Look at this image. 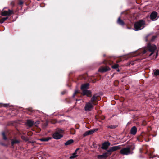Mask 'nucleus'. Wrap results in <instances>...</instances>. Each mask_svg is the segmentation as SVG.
I'll return each mask as SVG.
<instances>
[{"mask_svg":"<svg viewBox=\"0 0 159 159\" xmlns=\"http://www.w3.org/2000/svg\"><path fill=\"white\" fill-rule=\"evenodd\" d=\"M145 23L143 20H141L136 22L134 25V30L135 31L139 30L145 27Z\"/></svg>","mask_w":159,"mask_h":159,"instance_id":"nucleus-1","label":"nucleus"},{"mask_svg":"<svg viewBox=\"0 0 159 159\" xmlns=\"http://www.w3.org/2000/svg\"><path fill=\"white\" fill-rule=\"evenodd\" d=\"M63 132V130L60 129H58L57 131L53 134V138L55 139H60L63 137V135L62 134Z\"/></svg>","mask_w":159,"mask_h":159,"instance_id":"nucleus-2","label":"nucleus"},{"mask_svg":"<svg viewBox=\"0 0 159 159\" xmlns=\"http://www.w3.org/2000/svg\"><path fill=\"white\" fill-rule=\"evenodd\" d=\"M94 105L91 103V102H86L84 107L85 110L87 111H91L93 108Z\"/></svg>","mask_w":159,"mask_h":159,"instance_id":"nucleus-3","label":"nucleus"},{"mask_svg":"<svg viewBox=\"0 0 159 159\" xmlns=\"http://www.w3.org/2000/svg\"><path fill=\"white\" fill-rule=\"evenodd\" d=\"M130 148L129 147H127L122 149L120 151V153L123 155H129L132 154L133 152H131L130 151Z\"/></svg>","mask_w":159,"mask_h":159,"instance_id":"nucleus-4","label":"nucleus"},{"mask_svg":"<svg viewBox=\"0 0 159 159\" xmlns=\"http://www.w3.org/2000/svg\"><path fill=\"white\" fill-rule=\"evenodd\" d=\"M147 48L149 51L151 52V53L149 55V56H151L153 53L156 48V46L154 44L151 45L149 44L147 46Z\"/></svg>","mask_w":159,"mask_h":159,"instance_id":"nucleus-5","label":"nucleus"},{"mask_svg":"<svg viewBox=\"0 0 159 159\" xmlns=\"http://www.w3.org/2000/svg\"><path fill=\"white\" fill-rule=\"evenodd\" d=\"M120 148V147L119 146H115L111 147L110 148V149L107 151V152H108L109 154L111 155L112 152L115 151L118 149Z\"/></svg>","mask_w":159,"mask_h":159,"instance_id":"nucleus-6","label":"nucleus"},{"mask_svg":"<svg viewBox=\"0 0 159 159\" xmlns=\"http://www.w3.org/2000/svg\"><path fill=\"white\" fill-rule=\"evenodd\" d=\"M158 18L157 13L155 11H153L150 15V18L152 21L156 20Z\"/></svg>","mask_w":159,"mask_h":159,"instance_id":"nucleus-7","label":"nucleus"},{"mask_svg":"<svg viewBox=\"0 0 159 159\" xmlns=\"http://www.w3.org/2000/svg\"><path fill=\"white\" fill-rule=\"evenodd\" d=\"M13 13V11L8 10V11H4L1 13V15L2 16H10Z\"/></svg>","mask_w":159,"mask_h":159,"instance_id":"nucleus-8","label":"nucleus"},{"mask_svg":"<svg viewBox=\"0 0 159 159\" xmlns=\"http://www.w3.org/2000/svg\"><path fill=\"white\" fill-rule=\"evenodd\" d=\"M97 129H91L86 131L83 134V136L84 137L90 135L96 132Z\"/></svg>","mask_w":159,"mask_h":159,"instance_id":"nucleus-9","label":"nucleus"},{"mask_svg":"<svg viewBox=\"0 0 159 159\" xmlns=\"http://www.w3.org/2000/svg\"><path fill=\"white\" fill-rule=\"evenodd\" d=\"M110 70V69L109 67L106 66L105 67H101L99 69L98 71L101 72H105Z\"/></svg>","mask_w":159,"mask_h":159,"instance_id":"nucleus-10","label":"nucleus"},{"mask_svg":"<svg viewBox=\"0 0 159 159\" xmlns=\"http://www.w3.org/2000/svg\"><path fill=\"white\" fill-rule=\"evenodd\" d=\"M110 145V143L109 142H105L103 143L101 148L103 149H107Z\"/></svg>","mask_w":159,"mask_h":159,"instance_id":"nucleus-11","label":"nucleus"},{"mask_svg":"<svg viewBox=\"0 0 159 159\" xmlns=\"http://www.w3.org/2000/svg\"><path fill=\"white\" fill-rule=\"evenodd\" d=\"M82 93L83 95H86L88 97H91V92L90 90H87L83 91Z\"/></svg>","mask_w":159,"mask_h":159,"instance_id":"nucleus-12","label":"nucleus"},{"mask_svg":"<svg viewBox=\"0 0 159 159\" xmlns=\"http://www.w3.org/2000/svg\"><path fill=\"white\" fill-rule=\"evenodd\" d=\"M97 97L95 95H94L91 98V99L89 102H91V103L93 104V105H96V104L95 102L97 100Z\"/></svg>","mask_w":159,"mask_h":159,"instance_id":"nucleus-13","label":"nucleus"},{"mask_svg":"<svg viewBox=\"0 0 159 159\" xmlns=\"http://www.w3.org/2000/svg\"><path fill=\"white\" fill-rule=\"evenodd\" d=\"M89 86V83L84 84L81 86V89L82 90V91L87 90L88 89Z\"/></svg>","mask_w":159,"mask_h":159,"instance_id":"nucleus-14","label":"nucleus"},{"mask_svg":"<svg viewBox=\"0 0 159 159\" xmlns=\"http://www.w3.org/2000/svg\"><path fill=\"white\" fill-rule=\"evenodd\" d=\"M137 129L135 126L132 127L131 129V134L133 135H135L137 132Z\"/></svg>","mask_w":159,"mask_h":159,"instance_id":"nucleus-15","label":"nucleus"},{"mask_svg":"<svg viewBox=\"0 0 159 159\" xmlns=\"http://www.w3.org/2000/svg\"><path fill=\"white\" fill-rule=\"evenodd\" d=\"M109 153L108 152H107L105 153H103V154L100 155H99L98 156L99 158H106L108 156L110 155H109Z\"/></svg>","mask_w":159,"mask_h":159,"instance_id":"nucleus-16","label":"nucleus"},{"mask_svg":"<svg viewBox=\"0 0 159 159\" xmlns=\"http://www.w3.org/2000/svg\"><path fill=\"white\" fill-rule=\"evenodd\" d=\"M26 124L29 127H31L33 125L34 122L31 120H28L27 121Z\"/></svg>","mask_w":159,"mask_h":159,"instance_id":"nucleus-17","label":"nucleus"},{"mask_svg":"<svg viewBox=\"0 0 159 159\" xmlns=\"http://www.w3.org/2000/svg\"><path fill=\"white\" fill-rule=\"evenodd\" d=\"M78 149H77L76 150L75 152H74L73 153L72 155L70 157V159H73V158H74L77 157V155H76L77 151Z\"/></svg>","mask_w":159,"mask_h":159,"instance_id":"nucleus-18","label":"nucleus"},{"mask_svg":"<svg viewBox=\"0 0 159 159\" xmlns=\"http://www.w3.org/2000/svg\"><path fill=\"white\" fill-rule=\"evenodd\" d=\"M117 22L119 25H124V22L123 21L120 19V17H119L117 21Z\"/></svg>","mask_w":159,"mask_h":159,"instance_id":"nucleus-19","label":"nucleus"},{"mask_svg":"<svg viewBox=\"0 0 159 159\" xmlns=\"http://www.w3.org/2000/svg\"><path fill=\"white\" fill-rule=\"evenodd\" d=\"M73 142V140H69L67 141L65 143V145H67L69 144H71Z\"/></svg>","mask_w":159,"mask_h":159,"instance_id":"nucleus-20","label":"nucleus"},{"mask_svg":"<svg viewBox=\"0 0 159 159\" xmlns=\"http://www.w3.org/2000/svg\"><path fill=\"white\" fill-rule=\"evenodd\" d=\"M153 72L155 75L158 76L159 75V70L157 69L154 70Z\"/></svg>","mask_w":159,"mask_h":159,"instance_id":"nucleus-21","label":"nucleus"},{"mask_svg":"<svg viewBox=\"0 0 159 159\" xmlns=\"http://www.w3.org/2000/svg\"><path fill=\"white\" fill-rule=\"evenodd\" d=\"M8 18V17H4V18H2L0 20V23L1 24L3 23L4 22V21L5 20H7Z\"/></svg>","mask_w":159,"mask_h":159,"instance_id":"nucleus-22","label":"nucleus"},{"mask_svg":"<svg viewBox=\"0 0 159 159\" xmlns=\"http://www.w3.org/2000/svg\"><path fill=\"white\" fill-rule=\"evenodd\" d=\"M118 67L119 65L118 64H115L111 66V67L114 69L117 68Z\"/></svg>","mask_w":159,"mask_h":159,"instance_id":"nucleus-23","label":"nucleus"},{"mask_svg":"<svg viewBox=\"0 0 159 159\" xmlns=\"http://www.w3.org/2000/svg\"><path fill=\"white\" fill-rule=\"evenodd\" d=\"M2 135L3 137V139H7L6 136V135H5L4 132H2Z\"/></svg>","mask_w":159,"mask_h":159,"instance_id":"nucleus-24","label":"nucleus"},{"mask_svg":"<svg viewBox=\"0 0 159 159\" xmlns=\"http://www.w3.org/2000/svg\"><path fill=\"white\" fill-rule=\"evenodd\" d=\"M19 142V141H18L17 140H13L11 142V144H12V145H13L15 143H18Z\"/></svg>","mask_w":159,"mask_h":159,"instance_id":"nucleus-25","label":"nucleus"},{"mask_svg":"<svg viewBox=\"0 0 159 159\" xmlns=\"http://www.w3.org/2000/svg\"><path fill=\"white\" fill-rule=\"evenodd\" d=\"M26 141L30 142L31 143H33L35 142L34 141L32 140H25Z\"/></svg>","mask_w":159,"mask_h":159,"instance_id":"nucleus-26","label":"nucleus"},{"mask_svg":"<svg viewBox=\"0 0 159 159\" xmlns=\"http://www.w3.org/2000/svg\"><path fill=\"white\" fill-rule=\"evenodd\" d=\"M116 127L115 125H111L108 126V128L113 129L115 128Z\"/></svg>","mask_w":159,"mask_h":159,"instance_id":"nucleus-27","label":"nucleus"},{"mask_svg":"<svg viewBox=\"0 0 159 159\" xmlns=\"http://www.w3.org/2000/svg\"><path fill=\"white\" fill-rule=\"evenodd\" d=\"M23 3V2L22 0H20L19 2V5H22Z\"/></svg>","mask_w":159,"mask_h":159,"instance_id":"nucleus-28","label":"nucleus"},{"mask_svg":"<svg viewBox=\"0 0 159 159\" xmlns=\"http://www.w3.org/2000/svg\"><path fill=\"white\" fill-rule=\"evenodd\" d=\"M108 139H112V138H113V139H115L116 138V136H114V137H112L111 136H108Z\"/></svg>","mask_w":159,"mask_h":159,"instance_id":"nucleus-29","label":"nucleus"},{"mask_svg":"<svg viewBox=\"0 0 159 159\" xmlns=\"http://www.w3.org/2000/svg\"><path fill=\"white\" fill-rule=\"evenodd\" d=\"M78 93V90H76V91H75V92L74 93V94H73V97H75V95L76 93Z\"/></svg>","mask_w":159,"mask_h":159,"instance_id":"nucleus-30","label":"nucleus"},{"mask_svg":"<svg viewBox=\"0 0 159 159\" xmlns=\"http://www.w3.org/2000/svg\"><path fill=\"white\" fill-rule=\"evenodd\" d=\"M149 36V35H148L146 37L145 40L146 41H148L149 39L148 38V37Z\"/></svg>","mask_w":159,"mask_h":159,"instance_id":"nucleus-31","label":"nucleus"},{"mask_svg":"<svg viewBox=\"0 0 159 159\" xmlns=\"http://www.w3.org/2000/svg\"><path fill=\"white\" fill-rule=\"evenodd\" d=\"M39 121H37V122H35L34 123V125L36 126H38V125L39 124Z\"/></svg>","mask_w":159,"mask_h":159,"instance_id":"nucleus-32","label":"nucleus"},{"mask_svg":"<svg viewBox=\"0 0 159 159\" xmlns=\"http://www.w3.org/2000/svg\"><path fill=\"white\" fill-rule=\"evenodd\" d=\"M155 38H156V37L155 36H153L152 37V38L151 39V41H153V40H154V39H155Z\"/></svg>","mask_w":159,"mask_h":159,"instance_id":"nucleus-33","label":"nucleus"},{"mask_svg":"<svg viewBox=\"0 0 159 159\" xmlns=\"http://www.w3.org/2000/svg\"><path fill=\"white\" fill-rule=\"evenodd\" d=\"M51 138H50V137H48L47 139H45V138H41V139H51Z\"/></svg>","mask_w":159,"mask_h":159,"instance_id":"nucleus-34","label":"nucleus"},{"mask_svg":"<svg viewBox=\"0 0 159 159\" xmlns=\"http://www.w3.org/2000/svg\"><path fill=\"white\" fill-rule=\"evenodd\" d=\"M146 52V50H143V52L142 54H144Z\"/></svg>","mask_w":159,"mask_h":159,"instance_id":"nucleus-35","label":"nucleus"},{"mask_svg":"<svg viewBox=\"0 0 159 159\" xmlns=\"http://www.w3.org/2000/svg\"><path fill=\"white\" fill-rule=\"evenodd\" d=\"M41 141H47L48 140H40Z\"/></svg>","mask_w":159,"mask_h":159,"instance_id":"nucleus-36","label":"nucleus"},{"mask_svg":"<svg viewBox=\"0 0 159 159\" xmlns=\"http://www.w3.org/2000/svg\"><path fill=\"white\" fill-rule=\"evenodd\" d=\"M11 4V5H13L14 4V2H12Z\"/></svg>","mask_w":159,"mask_h":159,"instance_id":"nucleus-37","label":"nucleus"},{"mask_svg":"<svg viewBox=\"0 0 159 159\" xmlns=\"http://www.w3.org/2000/svg\"><path fill=\"white\" fill-rule=\"evenodd\" d=\"M117 71H119V69H117Z\"/></svg>","mask_w":159,"mask_h":159,"instance_id":"nucleus-38","label":"nucleus"},{"mask_svg":"<svg viewBox=\"0 0 159 159\" xmlns=\"http://www.w3.org/2000/svg\"><path fill=\"white\" fill-rule=\"evenodd\" d=\"M157 53L156 57H157Z\"/></svg>","mask_w":159,"mask_h":159,"instance_id":"nucleus-39","label":"nucleus"}]
</instances>
